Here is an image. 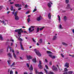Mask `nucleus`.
<instances>
[{
	"label": "nucleus",
	"mask_w": 74,
	"mask_h": 74,
	"mask_svg": "<svg viewBox=\"0 0 74 74\" xmlns=\"http://www.w3.org/2000/svg\"><path fill=\"white\" fill-rule=\"evenodd\" d=\"M39 30H40V29L39 28H38V27L37 28V32H38V31H39Z\"/></svg>",
	"instance_id": "09e8293b"
},
{
	"label": "nucleus",
	"mask_w": 74,
	"mask_h": 74,
	"mask_svg": "<svg viewBox=\"0 0 74 74\" xmlns=\"http://www.w3.org/2000/svg\"><path fill=\"white\" fill-rule=\"evenodd\" d=\"M42 39H40L39 40V43H40V44L42 43Z\"/></svg>",
	"instance_id": "2f4dec72"
},
{
	"label": "nucleus",
	"mask_w": 74,
	"mask_h": 74,
	"mask_svg": "<svg viewBox=\"0 0 74 74\" xmlns=\"http://www.w3.org/2000/svg\"><path fill=\"white\" fill-rule=\"evenodd\" d=\"M34 27H35L34 26H31V27L29 28L28 30L29 33H32V32H33L34 30Z\"/></svg>",
	"instance_id": "f257e3e1"
},
{
	"label": "nucleus",
	"mask_w": 74,
	"mask_h": 74,
	"mask_svg": "<svg viewBox=\"0 0 74 74\" xmlns=\"http://www.w3.org/2000/svg\"><path fill=\"white\" fill-rule=\"evenodd\" d=\"M69 2V0H66L65 2L66 3H68Z\"/></svg>",
	"instance_id": "a18cd8bd"
},
{
	"label": "nucleus",
	"mask_w": 74,
	"mask_h": 74,
	"mask_svg": "<svg viewBox=\"0 0 74 74\" xmlns=\"http://www.w3.org/2000/svg\"><path fill=\"white\" fill-rule=\"evenodd\" d=\"M29 64L28 63H27L26 65L27 67H30V65H29Z\"/></svg>",
	"instance_id": "79ce46f5"
},
{
	"label": "nucleus",
	"mask_w": 74,
	"mask_h": 74,
	"mask_svg": "<svg viewBox=\"0 0 74 74\" xmlns=\"http://www.w3.org/2000/svg\"><path fill=\"white\" fill-rule=\"evenodd\" d=\"M15 5L16 7H21L22 6L21 5H19V4H15Z\"/></svg>",
	"instance_id": "f8f14e48"
},
{
	"label": "nucleus",
	"mask_w": 74,
	"mask_h": 74,
	"mask_svg": "<svg viewBox=\"0 0 74 74\" xmlns=\"http://www.w3.org/2000/svg\"><path fill=\"white\" fill-rule=\"evenodd\" d=\"M14 19L16 21H19V18L17 15H14Z\"/></svg>",
	"instance_id": "423d86ee"
},
{
	"label": "nucleus",
	"mask_w": 74,
	"mask_h": 74,
	"mask_svg": "<svg viewBox=\"0 0 74 74\" xmlns=\"http://www.w3.org/2000/svg\"><path fill=\"white\" fill-rule=\"evenodd\" d=\"M18 38L19 40H20V41H22L23 40V39H21L20 37L19 38Z\"/></svg>",
	"instance_id": "ea45409f"
},
{
	"label": "nucleus",
	"mask_w": 74,
	"mask_h": 74,
	"mask_svg": "<svg viewBox=\"0 0 74 74\" xmlns=\"http://www.w3.org/2000/svg\"><path fill=\"white\" fill-rule=\"evenodd\" d=\"M10 74H13V71L12 70H10Z\"/></svg>",
	"instance_id": "a19ab883"
},
{
	"label": "nucleus",
	"mask_w": 74,
	"mask_h": 74,
	"mask_svg": "<svg viewBox=\"0 0 74 74\" xmlns=\"http://www.w3.org/2000/svg\"><path fill=\"white\" fill-rule=\"evenodd\" d=\"M13 56L15 59L16 58V55H15L14 53H13Z\"/></svg>",
	"instance_id": "f704fd0d"
},
{
	"label": "nucleus",
	"mask_w": 74,
	"mask_h": 74,
	"mask_svg": "<svg viewBox=\"0 0 74 74\" xmlns=\"http://www.w3.org/2000/svg\"><path fill=\"white\" fill-rule=\"evenodd\" d=\"M64 66L66 68H68L69 67V64L67 62L64 65Z\"/></svg>",
	"instance_id": "9b49d317"
},
{
	"label": "nucleus",
	"mask_w": 74,
	"mask_h": 74,
	"mask_svg": "<svg viewBox=\"0 0 74 74\" xmlns=\"http://www.w3.org/2000/svg\"><path fill=\"white\" fill-rule=\"evenodd\" d=\"M29 70H33V66L32 65H31L30 66V68H29Z\"/></svg>",
	"instance_id": "aec40b11"
},
{
	"label": "nucleus",
	"mask_w": 74,
	"mask_h": 74,
	"mask_svg": "<svg viewBox=\"0 0 74 74\" xmlns=\"http://www.w3.org/2000/svg\"><path fill=\"white\" fill-rule=\"evenodd\" d=\"M44 28V27H42L40 28V31H41V30H42V29H43Z\"/></svg>",
	"instance_id": "49530a36"
},
{
	"label": "nucleus",
	"mask_w": 74,
	"mask_h": 74,
	"mask_svg": "<svg viewBox=\"0 0 74 74\" xmlns=\"http://www.w3.org/2000/svg\"><path fill=\"white\" fill-rule=\"evenodd\" d=\"M59 27H60V29H63V27H62V25H61V24L60 25Z\"/></svg>",
	"instance_id": "58836bf2"
},
{
	"label": "nucleus",
	"mask_w": 74,
	"mask_h": 74,
	"mask_svg": "<svg viewBox=\"0 0 74 74\" xmlns=\"http://www.w3.org/2000/svg\"><path fill=\"white\" fill-rule=\"evenodd\" d=\"M58 20L59 21V22H60V20H61L60 17V16L59 15H58Z\"/></svg>",
	"instance_id": "c756f323"
},
{
	"label": "nucleus",
	"mask_w": 74,
	"mask_h": 74,
	"mask_svg": "<svg viewBox=\"0 0 74 74\" xmlns=\"http://www.w3.org/2000/svg\"><path fill=\"white\" fill-rule=\"evenodd\" d=\"M45 71L46 72V73L47 74H54L52 72H49L48 73V72H47V71L45 69H44Z\"/></svg>",
	"instance_id": "1a4fd4ad"
},
{
	"label": "nucleus",
	"mask_w": 74,
	"mask_h": 74,
	"mask_svg": "<svg viewBox=\"0 0 74 74\" xmlns=\"http://www.w3.org/2000/svg\"><path fill=\"white\" fill-rule=\"evenodd\" d=\"M42 64V63H41V61L40 60H39V63L38 65V66L39 67V68H40V69H42V66H41V64Z\"/></svg>",
	"instance_id": "39448f33"
},
{
	"label": "nucleus",
	"mask_w": 74,
	"mask_h": 74,
	"mask_svg": "<svg viewBox=\"0 0 74 74\" xmlns=\"http://www.w3.org/2000/svg\"><path fill=\"white\" fill-rule=\"evenodd\" d=\"M18 12L17 11H16L14 14V15H17V14H18Z\"/></svg>",
	"instance_id": "c03bdc74"
},
{
	"label": "nucleus",
	"mask_w": 74,
	"mask_h": 74,
	"mask_svg": "<svg viewBox=\"0 0 74 74\" xmlns=\"http://www.w3.org/2000/svg\"><path fill=\"white\" fill-rule=\"evenodd\" d=\"M36 11L37 9H36V7L34 10L33 11V12H35V11Z\"/></svg>",
	"instance_id": "4c0bfd02"
},
{
	"label": "nucleus",
	"mask_w": 74,
	"mask_h": 74,
	"mask_svg": "<svg viewBox=\"0 0 74 74\" xmlns=\"http://www.w3.org/2000/svg\"><path fill=\"white\" fill-rule=\"evenodd\" d=\"M8 48H10V52H11V51H12L11 50V48L10 46H8V47L7 48V52H8Z\"/></svg>",
	"instance_id": "b1692460"
},
{
	"label": "nucleus",
	"mask_w": 74,
	"mask_h": 74,
	"mask_svg": "<svg viewBox=\"0 0 74 74\" xmlns=\"http://www.w3.org/2000/svg\"><path fill=\"white\" fill-rule=\"evenodd\" d=\"M8 63L9 66H11V60L8 61Z\"/></svg>",
	"instance_id": "dca6fc26"
},
{
	"label": "nucleus",
	"mask_w": 74,
	"mask_h": 74,
	"mask_svg": "<svg viewBox=\"0 0 74 74\" xmlns=\"http://www.w3.org/2000/svg\"><path fill=\"white\" fill-rule=\"evenodd\" d=\"M47 52L48 54H50L51 53V52L49 51H47Z\"/></svg>",
	"instance_id": "de8ad7c7"
},
{
	"label": "nucleus",
	"mask_w": 74,
	"mask_h": 74,
	"mask_svg": "<svg viewBox=\"0 0 74 74\" xmlns=\"http://www.w3.org/2000/svg\"><path fill=\"white\" fill-rule=\"evenodd\" d=\"M13 9H14V7L12 6H11L10 7V10L11 11H13Z\"/></svg>",
	"instance_id": "c85d7f7f"
},
{
	"label": "nucleus",
	"mask_w": 74,
	"mask_h": 74,
	"mask_svg": "<svg viewBox=\"0 0 74 74\" xmlns=\"http://www.w3.org/2000/svg\"><path fill=\"white\" fill-rule=\"evenodd\" d=\"M48 17L50 19H51V15L50 13H49L48 15Z\"/></svg>",
	"instance_id": "a878e982"
},
{
	"label": "nucleus",
	"mask_w": 74,
	"mask_h": 74,
	"mask_svg": "<svg viewBox=\"0 0 74 74\" xmlns=\"http://www.w3.org/2000/svg\"><path fill=\"white\" fill-rule=\"evenodd\" d=\"M14 65H15V62H13L12 65H10V67H12Z\"/></svg>",
	"instance_id": "412c9836"
},
{
	"label": "nucleus",
	"mask_w": 74,
	"mask_h": 74,
	"mask_svg": "<svg viewBox=\"0 0 74 74\" xmlns=\"http://www.w3.org/2000/svg\"><path fill=\"white\" fill-rule=\"evenodd\" d=\"M13 11L12 12V15H14L15 11V10L14 9Z\"/></svg>",
	"instance_id": "7c9ffc66"
},
{
	"label": "nucleus",
	"mask_w": 74,
	"mask_h": 74,
	"mask_svg": "<svg viewBox=\"0 0 74 74\" xmlns=\"http://www.w3.org/2000/svg\"><path fill=\"white\" fill-rule=\"evenodd\" d=\"M72 32H73V34H74V29H72Z\"/></svg>",
	"instance_id": "338daca9"
},
{
	"label": "nucleus",
	"mask_w": 74,
	"mask_h": 74,
	"mask_svg": "<svg viewBox=\"0 0 74 74\" xmlns=\"http://www.w3.org/2000/svg\"><path fill=\"white\" fill-rule=\"evenodd\" d=\"M35 73H36V74H43V73L42 72H41L40 73H39L36 70H35Z\"/></svg>",
	"instance_id": "6ab92c4d"
},
{
	"label": "nucleus",
	"mask_w": 74,
	"mask_h": 74,
	"mask_svg": "<svg viewBox=\"0 0 74 74\" xmlns=\"http://www.w3.org/2000/svg\"><path fill=\"white\" fill-rule=\"evenodd\" d=\"M52 69L54 71H55L57 70V68H56V67L55 66H53Z\"/></svg>",
	"instance_id": "4468645a"
},
{
	"label": "nucleus",
	"mask_w": 74,
	"mask_h": 74,
	"mask_svg": "<svg viewBox=\"0 0 74 74\" xmlns=\"http://www.w3.org/2000/svg\"><path fill=\"white\" fill-rule=\"evenodd\" d=\"M2 8H3V6H0V10H1Z\"/></svg>",
	"instance_id": "3c124183"
},
{
	"label": "nucleus",
	"mask_w": 74,
	"mask_h": 74,
	"mask_svg": "<svg viewBox=\"0 0 74 74\" xmlns=\"http://www.w3.org/2000/svg\"><path fill=\"white\" fill-rule=\"evenodd\" d=\"M0 22L1 23H3V24H4V25H6L7 23H8V20L5 19L4 20H3L2 21L0 20Z\"/></svg>",
	"instance_id": "f03ea898"
},
{
	"label": "nucleus",
	"mask_w": 74,
	"mask_h": 74,
	"mask_svg": "<svg viewBox=\"0 0 74 74\" xmlns=\"http://www.w3.org/2000/svg\"><path fill=\"white\" fill-rule=\"evenodd\" d=\"M41 19H42V17L41 16H40L39 17H38L37 18L36 20L38 21H40L41 20Z\"/></svg>",
	"instance_id": "9d476101"
},
{
	"label": "nucleus",
	"mask_w": 74,
	"mask_h": 74,
	"mask_svg": "<svg viewBox=\"0 0 74 74\" xmlns=\"http://www.w3.org/2000/svg\"><path fill=\"white\" fill-rule=\"evenodd\" d=\"M62 45H67V44L64 42H62Z\"/></svg>",
	"instance_id": "cd10ccee"
},
{
	"label": "nucleus",
	"mask_w": 74,
	"mask_h": 74,
	"mask_svg": "<svg viewBox=\"0 0 74 74\" xmlns=\"http://www.w3.org/2000/svg\"><path fill=\"white\" fill-rule=\"evenodd\" d=\"M30 21V18H28L27 19V22L28 23H29Z\"/></svg>",
	"instance_id": "72a5a7b5"
},
{
	"label": "nucleus",
	"mask_w": 74,
	"mask_h": 74,
	"mask_svg": "<svg viewBox=\"0 0 74 74\" xmlns=\"http://www.w3.org/2000/svg\"><path fill=\"white\" fill-rule=\"evenodd\" d=\"M27 58L28 60H29V59H31L32 58V57L30 56H27Z\"/></svg>",
	"instance_id": "ddd939ff"
},
{
	"label": "nucleus",
	"mask_w": 74,
	"mask_h": 74,
	"mask_svg": "<svg viewBox=\"0 0 74 74\" xmlns=\"http://www.w3.org/2000/svg\"><path fill=\"white\" fill-rule=\"evenodd\" d=\"M49 56L51 57V58H52V59H55V56H53L52 55H51V54H49Z\"/></svg>",
	"instance_id": "f3484780"
},
{
	"label": "nucleus",
	"mask_w": 74,
	"mask_h": 74,
	"mask_svg": "<svg viewBox=\"0 0 74 74\" xmlns=\"http://www.w3.org/2000/svg\"><path fill=\"white\" fill-rule=\"evenodd\" d=\"M45 61L46 63H47L48 62V60H47V59H45Z\"/></svg>",
	"instance_id": "13d9d810"
},
{
	"label": "nucleus",
	"mask_w": 74,
	"mask_h": 74,
	"mask_svg": "<svg viewBox=\"0 0 74 74\" xmlns=\"http://www.w3.org/2000/svg\"><path fill=\"white\" fill-rule=\"evenodd\" d=\"M27 5H25V8H27Z\"/></svg>",
	"instance_id": "6e6d98bb"
},
{
	"label": "nucleus",
	"mask_w": 74,
	"mask_h": 74,
	"mask_svg": "<svg viewBox=\"0 0 74 74\" xmlns=\"http://www.w3.org/2000/svg\"><path fill=\"white\" fill-rule=\"evenodd\" d=\"M64 21H66L67 20V17H66V16H64Z\"/></svg>",
	"instance_id": "473e14b6"
},
{
	"label": "nucleus",
	"mask_w": 74,
	"mask_h": 74,
	"mask_svg": "<svg viewBox=\"0 0 74 74\" xmlns=\"http://www.w3.org/2000/svg\"><path fill=\"white\" fill-rule=\"evenodd\" d=\"M32 40L34 42H36V40H34V38H32Z\"/></svg>",
	"instance_id": "c9c22d12"
},
{
	"label": "nucleus",
	"mask_w": 74,
	"mask_h": 74,
	"mask_svg": "<svg viewBox=\"0 0 74 74\" xmlns=\"http://www.w3.org/2000/svg\"><path fill=\"white\" fill-rule=\"evenodd\" d=\"M36 44H37V45H38V46L40 45V44H39V43H37Z\"/></svg>",
	"instance_id": "69168bd1"
},
{
	"label": "nucleus",
	"mask_w": 74,
	"mask_h": 74,
	"mask_svg": "<svg viewBox=\"0 0 74 74\" xmlns=\"http://www.w3.org/2000/svg\"><path fill=\"white\" fill-rule=\"evenodd\" d=\"M34 51L37 55L39 56H41V54L40 53V52H39L38 51L36 50V49H34Z\"/></svg>",
	"instance_id": "7ed1b4c3"
},
{
	"label": "nucleus",
	"mask_w": 74,
	"mask_h": 74,
	"mask_svg": "<svg viewBox=\"0 0 74 74\" xmlns=\"http://www.w3.org/2000/svg\"><path fill=\"white\" fill-rule=\"evenodd\" d=\"M45 67H46L47 69H48V66L47 65H45Z\"/></svg>",
	"instance_id": "8fccbe9b"
},
{
	"label": "nucleus",
	"mask_w": 74,
	"mask_h": 74,
	"mask_svg": "<svg viewBox=\"0 0 74 74\" xmlns=\"http://www.w3.org/2000/svg\"><path fill=\"white\" fill-rule=\"evenodd\" d=\"M22 28H21L20 29H16L15 30V32H18H18H23V31L22 30Z\"/></svg>",
	"instance_id": "0eeeda50"
},
{
	"label": "nucleus",
	"mask_w": 74,
	"mask_h": 74,
	"mask_svg": "<svg viewBox=\"0 0 74 74\" xmlns=\"http://www.w3.org/2000/svg\"><path fill=\"white\" fill-rule=\"evenodd\" d=\"M12 45H13V42L11 43V44H10V46H12Z\"/></svg>",
	"instance_id": "680f3d73"
},
{
	"label": "nucleus",
	"mask_w": 74,
	"mask_h": 74,
	"mask_svg": "<svg viewBox=\"0 0 74 74\" xmlns=\"http://www.w3.org/2000/svg\"><path fill=\"white\" fill-rule=\"evenodd\" d=\"M14 2H10V4H14Z\"/></svg>",
	"instance_id": "5fc2aeb1"
},
{
	"label": "nucleus",
	"mask_w": 74,
	"mask_h": 74,
	"mask_svg": "<svg viewBox=\"0 0 74 74\" xmlns=\"http://www.w3.org/2000/svg\"><path fill=\"white\" fill-rule=\"evenodd\" d=\"M73 10H74V8H72V9H71V11H72Z\"/></svg>",
	"instance_id": "e2e57ef3"
},
{
	"label": "nucleus",
	"mask_w": 74,
	"mask_h": 74,
	"mask_svg": "<svg viewBox=\"0 0 74 74\" xmlns=\"http://www.w3.org/2000/svg\"><path fill=\"white\" fill-rule=\"evenodd\" d=\"M73 71H69L68 73V74H73Z\"/></svg>",
	"instance_id": "bb28decb"
},
{
	"label": "nucleus",
	"mask_w": 74,
	"mask_h": 74,
	"mask_svg": "<svg viewBox=\"0 0 74 74\" xmlns=\"http://www.w3.org/2000/svg\"><path fill=\"white\" fill-rule=\"evenodd\" d=\"M21 9H22V8H20L18 9V10H21Z\"/></svg>",
	"instance_id": "052dcab7"
},
{
	"label": "nucleus",
	"mask_w": 74,
	"mask_h": 74,
	"mask_svg": "<svg viewBox=\"0 0 74 74\" xmlns=\"http://www.w3.org/2000/svg\"><path fill=\"white\" fill-rule=\"evenodd\" d=\"M20 59L21 60H22V59H23L22 57H20Z\"/></svg>",
	"instance_id": "0e129e2a"
},
{
	"label": "nucleus",
	"mask_w": 74,
	"mask_h": 74,
	"mask_svg": "<svg viewBox=\"0 0 74 74\" xmlns=\"http://www.w3.org/2000/svg\"><path fill=\"white\" fill-rule=\"evenodd\" d=\"M21 33H23V32H21V31L20 32H18V36L19 37H21Z\"/></svg>",
	"instance_id": "2eb2a0df"
},
{
	"label": "nucleus",
	"mask_w": 74,
	"mask_h": 74,
	"mask_svg": "<svg viewBox=\"0 0 74 74\" xmlns=\"http://www.w3.org/2000/svg\"><path fill=\"white\" fill-rule=\"evenodd\" d=\"M68 69H67V68H65L64 69V73H63V74H68Z\"/></svg>",
	"instance_id": "20e7f679"
},
{
	"label": "nucleus",
	"mask_w": 74,
	"mask_h": 74,
	"mask_svg": "<svg viewBox=\"0 0 74 74\" xmlns=\"http://www.w3.org/2000/svg\"><path fill=\"white\" fill-rule=\"evenodd\" d=\"M70 7V5L69 4H68V5H67V8H69Z\"/></svg>",
	"instance_id": "e433bc0d"
},
{
	"label": "nucleus",
	"mask_w": 74,
	"mask_h": 74,
	"mask_svg": "<svg viewBox=\"0 0 74 74\" xmlns=\"http://www.w3.org/2000/svg\"><path fill=\"white\" fill-rule=\"evenodd\" d=\"M32 61L33 62H34V63H36V62H37V60H36V58H35L33 59L32 60Z\"/></svg>",
	"instance_id": "4be33fe9"
},
{
	"label": "nucleus",
	"mask_w": 74,
	"mask_h": 74,
	"mask_svg": "<svg viewBox=\"0 0 74 74\" xmlns=\"http://www.w3.org/2000/svg\"><path fill=\"white\" fill-rule=\"evenodd\" d=\"M57 38V37L56 36H54L53 38V40H56Z\"/></svg>",
	"instance_id": "5701e85b"
},
{
	"label": "nucleus",
	"mask_w": 74,
	"mask_h": 74,
	"mask_svg": "<svg viewBox=\"0 0 74 74\" xmlns=\"http://www.w3.org/2000/svg\"><path fill=\"white\" fill-rule=\"evenodd\" d=\"M61 56H62V58H64V55H63V54H61Z\"/></svg>",
	"instance_id": "603ef678"
},
{
	"label": "nucleus",
	"mask_w": 74,
	"mask_h": 74,
	"mask_svg": "<svg viewBox=\"0 0 74 74\" xmlns=\"http://www.w3.org/2000/svg\"><path fill=\"white\" fill-rule=\"evenodd\" d=\"M20 44L21 49L23 50H24V49L23 48V45H22V43L21 42H20Z\"/></svg>",
	"instance_id": "6e6552de"
},
{
	"label": "nucleus",
	"mask_w": 74,
	"mask_h": 74,
	"mask_svg": "<svg viewBox=\"0 0 74 74\" xmlns=\"http://www.w3.org/2000/svg\"><path fill=\"white\" fill-rule=\"evenodd\" d=\"M51 4H53L52 3H51V2H50V3H48V6L49 7H51Z\"/></svg>",
	"instance_id": "a211bd4d"
},
{
	"label": "nucleus",
	"mask_w": 74,
	"mask_h": 74,
	"mask_svg": "<svg viewBox=\"0 0 74 74\" xmlns=\"http://www.w3.org/2000/svg\"><path fill=\"white\" fill-rule=\"evenodd\" d=\"M52 62H50L49 63V65H52Z\"/></svg>",
	"instance_id": "bf43d9fd"
},
{
	"label": "nucleus",
	"mask_w": 74,
	"mask_h": 74,
	"mask_svg": "<svg viewBox=\"0 0 74 74\" xmlns=\"http://www.w3.org/2000/svg\"><path fill=\"white\" fill-rule=\"evenodd\" d=\"M15 74H18V72H17V71H15Z\"/></svg>",
	"instance_id": "774afa93"
},
{
	"label": "nucleus",
	"mask_w": 74,
	"mask_h": 74,
	"mask_svg": "<svg viewBox=\"0 0 74 74\" xmlns=\"http://www.w3.org/2000/svg\"><path fill=\"white\" fill-rule=\"evenodd\" d=\"M0 40L1 41L3 40V37H2V36L1 35H0Z\"/></svg>",
	"instance_id": "393cba45"
},
{
	"label": "nucleus",
	"mask_w": 74,
	"mask_h": 74,
	"mask_svg": "<svg viewBox=\"0 0 74 74\" xmlns=\"http://www.w3.org/2000/svg\"><path fill=\"white\" fill-rule=\"evenodd\" d=\"M8 55L9 56V57H10V58H11V54L10 53H9L8 54Z\"/></svg>",
	"instance_id": "37998d69"
},
{
	"label": "nucleus",
	"mask_w": 74,
	"mask_h": 74,
	"mask_svg": "<svg viewBox=\"0 0 74 74\" xmlns=\"http://www.w3.org/2000/svg\"><path fill=\"white\" fill-rule=\"evenodd\" d=\"M29 11H28L26 12V14H29Z\"/></svg>",
	"instance_id": "4d7b16f0"
},
{
	"label": "nucleus",
	"mask_w": 74,
	"mask_h": 74,
	"mask_svg": "<svg viewBox=\"0 0 74 74\" xmlns=\"http://www.w3.org/2000/svg\"><path fill=\"white\" fill-rule=\"evenodd\" d=\"M10 41H12V42H14V40L11 38L10 40Z\"/></svg>",
	"instance_id": "864d4df0"
}]
</instances>
